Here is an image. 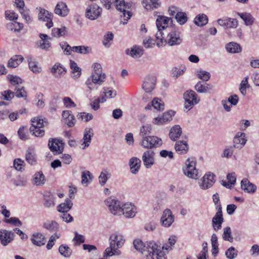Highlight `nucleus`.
Returning <instances> with one entry per match:
<instances>
[{"instance_id": "nucleus-23", "label": "nucleus", "mask_w": 259, "mask_h": 259, "mask_svg": "<svg viewBox=\"0 0 259 259\" xmlns=\"http://www.w3.org/2000/svg\"><path fill=\"white\" fill-rule=\"evenodd\" d=\"M6 28L15 33L20 32L23 28L24 25L22 23L17 22V20L9 22L6 24Z\"/></svg>"}, {"instance_id": "nucleus-18", "label": "nucleus", "mask_w": 259, "mask_h": 259, "mask_svg": "<svg viewBox=\"0 0 259 259\" xmlns=\"http://www.w3.org/2000/svg\"><path fill=\"white\" fill-rule=\"evenodd\" d=\"M39 37L40 40L36 42L37 47L43 50L48 51L51 46L49 41L50 37L48 35L44 33H40Z\"/></svg>"}, {"instance_id": "nucleus-43", "label": "nucleus", "mask_w": 259, "mask_h": 259, "mask_svg": "<svg viewBox=\"0 0 259 259\" xmlns=\"http://www.w3.org/2000/svg\"><path fill=\"white\" fill-rule=\"evenodd\" d=\"M23 60V58L21 55H16L12 57L8 62V67L15 68L17 67Z\"/></svg>"}, {"instance_id": "nucleus-14", "label": "nucleus", "mask_w": 259, "mask_h": 259, "mask_svg": "<svg viewBox=\"0 0 259 259\" xmlns=\"http://www.w3.org/2000/svg\"><path fill=\"white\" fill-rule=\"evenodd\" d=\"M53 15L52 13H49V11L40 9L39 12L38 14V20L43 22H46V26L50 28L53 27V23L52 21Z\"/></svg>"}, {"instance_id": "nucleus-63", "label": "nucleus", "mask_w": 259, "mask_h": 259, "mask_svg": "<svg viewBox=\"0 0 259 259\" xmlns=\"http://www.w3.org/2000/svg\"><path fill=\"white\" fill-rule=\"evenodd\" d=\"M14 97V93L10 90L5 91L0 93V98L6 101H10Z\"/></svg>"}, {"instance_id": "nucleus-29", "label": "nucleus", "mask_w": 259, "mask_h": 259, "mask_svg": "<svg viewBox=\"0 0 259 259\" xmlns=\"http://www.w3.org/2000/svg\"><path fill=\"white\" fill-rule=\"evenodd\" d=\"M223 222V216L220 215L219 214H215L212 219V227L213 229L216 232L221 230Z\"/></svg>"}, {"instance_id": "nucleus-33", "label": "nucleus", "mask_w": 259, "mask_h": 259, "mask_svg": "<svg viewBox=\"0 0 259 259\" xmlns=\"http://www.w3.org/2000/svg\"><path fill=\"white\" fill-rule=\"evenodd\" d=\"M175 149L176 152L180 154H186L188 151V145L186 141H179L176 143Z\"/></svg>"}, {"instance_id": "nucleus-13", "label": "nucleus", "mask_w": 259, "mask_h": 259, "mask_svg": "<svg viewBox=\"0 0 259 259\" xmlns=\"http://www.w3.org/2000/svg\"><path fill=\"white\" fill-rule=\"evenodd\" d=\"M48 146L50 150L55 154H59L63 152L64 144L61 140L56 139H50Z\"/></svg>"}, {"instance_id": "nucleus-42", "label": "nucleus", "mask_w": 259, "mask_h": 259, "mask_svg": "<svg viewBox=\"0 0 259 259\" xmlns=\"http://www.w3.org/2000/svg\"><path fill=\"white\" fill-rule=\"evenodd\" d=\"M25 160L30 165H35L37 163L35 154L33 149L28 148L25 154Z\"/></svg>"}, {"instance_id": "nucleus-34", "label": "nucleus", "mask_w": 259, "mask_h": 259, "mask_svg": "<svg viewBox=\"0 0 259 259\" xmlns=\"http://www.w3.org/2000/svg\"><path fill=\"white\" fill-rule=\"evenodd\" d=\"M182 133V128L180 126L175 125L170 128L169 136L171 140L175 141L180 137Z\"/></svg>"}, {"instance_id": "nucleus-31", "label": "nucleus", "mask_w": 259, "mask_h": 259, "mask_svg": "<svg viewBox=\"0 0 259 259\" xmlns=\"http://www.w3.org/2000/svg\"><path fill=\"white\" fill-rule=\"evenodd\" d=\"M45 237L40 233L33 234L31 238L32 243L37 246H41L45 244Z\"/></svg>"}, {"instance_id": "nucleus-53", "label": "nucleus", "mask_w": 259, "mask_h": 259, "mask_svg": "<svg viewBox=\"0 0 259 259\" xmlns=\"http://www.w3.org/2000/svg\"><path fill=\"white\" fill-rule=\"evenodd\" d=\"M7 79L10 81L11 84L13 85L19 86V84L22 83V79L18 76L8 74L7 76Z\"/></svg>"}, {"instance_id": "nucleus-12", "label": "nucleus", "mask_w": 259, "mask_h": 259, "mask_svg": "<svg viewBox=\"0 0 259 259\" xmlns=\"http://www.w3.org/2000/svg\"><path fill=\"white\" fill-rule=\"evenodd\" d=\"M214 182L215 175L210 172H208L201 179L199 186L201 189L206 190L212 187Z\"/></svg>"}, {"instance_id": "nucleus-1", "label": "nucleus", "mask_w": 259, "mask_h": 259, "mask_svg": "<svg viewBox=\"0 0 259 259\" xmlns=\"http://www.w3.org/2000/svg\"><path fill=\"white\" fill-rule=\"evenodd\" d=\"M135 248L143 254L146 259H166L163 251H161L160 247L154 241L144 243L141 240L137 239L134 241Z\"/></svg>"}, {"instance_id": "nucleus-64", "label": "nucleus", "mask_w": 259, "mask_h": 259, "mask_svg": "<svg viewBox=\"0 0 259 259\" xmlns=\"http://www.w3.org/2000/svg\"><path fill=\"white\" fill-rule=\"evenodd\" d=\"M152 127L150 124H146L142 126L140 129V136L142 138L145 137H147V135L151 133Z\"/></svg>"}, {"instance_id": "nucleus-62", "label": "nucleus", "mask_w": 259, "mask_h": 259, "mask_svg": "<svg viewBox=\"0 0 259 259\" xmlns=\"http://www.w3.org/2000/svg\"><path fill=\"white\" fill-rule=\"evenodd\" d=\"M235 148L233 146H226L223 151L222 157L227 158L231 157L233 154Z\"/></svg>"}, {"instance_id": "nucleus-50", "label": "nucleus", "mask_w": 259, "mask_h": 259, "mask_svg": "<svg viewBox=\"0 0 259 259\" xmlns=\"http://www.w3.org/2000/svg\"><path fill=\"white\" fill-rule=\"evenodd\" d=\"M222 238L224 240L230 242H232L233 241L232 231L230 227H227L224 229Z\"/></svg>"}, {"instance_id": "nucleus-19", "label": "nucleus", "mask_w": 259, "mask_h": 259, "mask_svg": "<svg viewBox=\"0 0 259 259\" xmlns=\"http://www.w3.org/2000/svg\"><path fill=\"white\" fill-rule=\"evenodd\" d=\"M246 141L245 134L242 132H238L234 138L233 146L236 148L241 149L245 145Z\"/></svg>"}, {"instance_id": "nucleus-54", "label": "nucleus", "mask_w": 259, "mask_h": 259, "mask_svg": "<svg viewBox=\"0 0 259 259\" xmlns=\"http://www.w3.org/2000/svg\"><path fill=\"white\" fill-rule=\"evenodd\" d=\"M115 5L116 9L120 11L128 9L129 4L125 3L124 0H115Z\"/></svg>"}, {"instance_id": "nucleus-7", "label": "nucleus", "mask_w": 259, "mask_h": 259, "mask_svg": "<svg viewBox=\"0 0 259 259\" xmlns=\"http://www.w3.org/2000/svg\"><path fill=\"white\" fill-rule=\"evenodd\" d=\"M31 123L30 131L32 135L36 137H42L44 135L45 131L41 128L45 125L44 119L39 117H34L31 119Z\"/></svg>"}, {"instance_id": "nucleus-55", "label": "nucleus", "mask_w": 259, "mask_h": 259, "mask_svg": "<svg viewBox=\"0 0 259 259\" xmlns=\"http://www.w3.org/2000/svg\"><path fill=\"white\" fill-rule=\"evenodd\" d=\"M3 221L6 224H11L14 226L20 227L22 225V223L16 217H11L7 219H4Z\"/></svg>"}, {"instance_id": "nucleus-61", "label": "nucleus", "mask_w": 259, "mask_h": 259, "mask_svg": "<svg viewBox=\"0 0 259 259\" xmlns=\"http://www.w3.org/2000/svg\"><path fill=\"white\" fill-rule=\"evenodd\" d=\"M151 104L153 108L157 110H163L164 109V103L158 98L154 99Z\"/></svg>"}, {"instance_id": "nucleus-24", "label": "nucleus", "mask_w": 259, "mask_h": 259, "mask_svg": "<svg viewBox=\"0 0 259 259\" xmlns=\"http://www.w3.org/2000/svg\"><path fill=\"white\" fill-rule=\"evenodd\" d=\"M125 53L133 58H140L143 54V49L141 47L134 46L131 49H128L125 51Z\"/></svg>"}, {"instance_id": "nucleus-47", "label": "nucleus", "mask_w": 259, "mask_h": 259, "mask_svg": "<svg viewBox=\"0 0 259 259\" xmlns=\"http://www.w3.org/2000/svg\"><path fill=\"white\" fill-rule=\"evenodd\" d=\"M249 77L248 76L245 77L241 81L239 85V91L243 96L246 94V89L250 87L248 83Z\"/></svg>"}, {"instance_id": "nucleus-26", "label": "nucleus", "mask_w": 259, "mask_h": 259, "mask_svg": "<svg viewBox=\"0 0 259 259\" xmlns=\"http://www.w3.org/2000/svg\"><path fill=\"white\" fill-rule=\"evenodd\" d=\"M55 197L50 192H46L44 195V206L46 208L53 207L55 205Z\"/></svg>"}, {"instance_id": "nucleus-57", "label": "nucleus", "mask_w": 259, "mask_h": 259, "mask_svg": "<svg viewBox=\"0 0 259 259\" xmlns=\"http://www.w3.org/2000/svg\"><path fill=\"white\" fill-rule=\"evenodd\" d=\"M5 18L10 22L17 20L18 15L13 10H7L5 12Z\"/></svg>"}, {"instance_id": "nucleus-10", "label": "nucleus", "mask_w": 259, "mask_h": 259, "mask_svg": "<svg viewBox=\"0 0 259 259\" xmlns=\"http://www.w3.org/2000/svg\"><path fill=\"white\" fill-rule=\"evenodd\" d=\"M175 221V217L170 209L166 208L162 212L160 220L161 225L165 227L168 228L171 226Z\"/></svg>"}, {"instance_id": "nucleus-37", "label": "nucleus", "mask_w": 259, "mask_h": 259, "mask_svg": "<svg viewBox=\"0 0 259 259\" xmlns=\"http://www.w3.org/2000/svg\"><path fill=\"white\" fill-rule=\"evenodd\" d=\"M155 80L154 78L148 77L143 83V89L146 92H151L154 88Z\"/></svg>"}, {"instance_id": "nucleus-2", "label": "nucleus", "mask_w": 259, "mask_h": 259, "mask_svg": "<svg viewBox=\"0 0 259 259\" xmlns=\"http://www.w3.org/2000/svg\"><path fill=\"white\" fill-rule=\"evenodd\" d=\"M109 241L110 246L106 249L104 253V257L119 254L120 251L118 250V248L123 246L125 239L121 233L115 232L110 235Z\"/></svg>"}, {"instance_id": "nucleus-59", "label": "nucleus", "mask_w": 259, "mask_h": 259, "mask_svg": "<svg viewBox=\"0 0 259 259\" xmlns=\"http://www.w3.org/2000/svg\"><path fill=\"white\" fill-rule=\"evenodd\" d=\"M66 32V27H62L61 28H54L52 29V34L54 37H59L64 36Z\"/></svg>"}, {"instance_id": "nucleus-28", "label": "nucleus", "mask_w": 259, "mask_h": 259, "mask_svg": "<svg viewBox=\"0 0 259 259\" xmlns=\"http://www.w3.org/2000/svg\"><path fill=\"white\" fill-rule=\"evenodd\" d=\"M93 136V134L92 132V129L90 128H87L85 129L83 137L82 140V143L81 145L83 146L82 147V149H84L88 147L91 141V138Z\"/></svg>"}, {"instance_id": "nucleus-35", "label": "nucleus", "mask_w": 259, "mask_h": 259, "mask_svg": "<svg viewBox=\"0 0 259 259\" xmlns=\"http://www.w3.org/2000/svg\"><path fill=\"white\" fill-rule=\"evenodd\" d=\"M73 206V203L69 199H65V202L61 203L57 206V210L61 213L68 212Z\"/></svg>"}, {"instance_id": "nucleus-45", "label": "nucleus", "mask_w": 259, "mask_h": 259, "mask_svg": "<svg viewBox=\"0 0 259 259\" xmlns=\"http://www.w3.org/2000/svg\"><path fill=\"white\" fill-rule=\"evenodd\" d=\"M195 90L199 93H205L211 89L210 85L207 83L198 81L195 85Z\"/></svg>"}, {"instance_id": "nucleus-30", "label": "nucleus", "mask_w": 259, "mask_h": 259, "mask_svg": "<svg viewBox=\"0 0 259 259\" xmlns=\"http://www.w3.org/2000/svg\"><path fill=\"white\" fill-rule=\"evenodd\" d=\"M141 161L137 157H132L129 161L131 171L133 174H136L139 170Z\"/></svg>"}, {"instance_id": "nucleus-39", "label": "nucleus", "mask_w": 259, "mask_h": 259, "mask_svg": "<svg viewBox=\"0 0 259 259\" xmlns=\"http://www.w3.org/2000/svg\"><path fill=\"white\" fill-rule=\"evenodd\" d=\"M43 227L51 232H57L59 230V225L55 221H49L44 223Z\"/></svg>"}, {"instance_id": "nucleus-60", "label": "nucleus", "mask_w": 259, "mask_h": 259, "mask_svg": "<svg viewBox=\"0 0 259 259\" xmlns=\"http://www.w3.org/2000/svg\"><path fill=\"white\" fill-rule=\"evenodd\" d=\"M28 65L29 69L35 73H38L41 71V68L38 65L37 62L34 61H29Z\"/></svg>"}, {"instance_id": "nucleus-56", "label": "nucleus", "mask_w": 259, "mask_h": 259, "mask_svg": "<svg viewBox=\"0 0 259 259\" xmlns=\"http://www.w3.org/2000/svg\"><path fill=\"white\" fill-rule=\"evenodd\" d=\"M196 74L199 78L205 81H208L210 77V73L208 72L201 69L198 70Z\"/></svg>"}, {"instance_id": "nucleus-21", "label": "nucleus", "mask_w": 259, "mask_h": 259, "mask_svg": "<svg viewBox=\"0 0 259 259\" xmlns=\"http://www.w3.org/2000/svg\"><path fill=\"white\" fill-rule=\"evenodd\" d=\"M50 70L52 74L56 78H61L66 72L65 67L60 63H56Z\"/></svg>"}, {"instance_id": "nucleus-22", "label": "nucleus", "mask_w": 259, "mask_h": 259, "mask_svg": "<svg viewBox=\"0 0 259 259\" xmlns=\"http://www.w3.org/2000/svg\"><path fill=\"white\" fill-rule=\"evenodd\" d=\"M142 4L147 11H152L160 7L159 0H142Z\"/></svg>"}, {"instance_id": "nucleus-9", "label": "nucleus", "mask_w": 259, "mask_h": 259, "mask_svg": "<svg viewBox=\"0 0 259 259\" xmlns=\"http://www.w3.org/2000/svg\"><path fill=\"white\" fill-rule=\"evenodd\" d=\"M102 13V8L98 5L93 3L87 7L85 16L89 20H95L101 16Z\"/></svg>"}, {"instance_id": "nucleus-46", "label": "nucleus", "mask_w": 259, "mask_h": 259, "mask_svg": "<svg viewBox=\"0 0 259 259\" xmlns=\"http://www.w3.org/2000/svg\"><path fill=\"white\" fill-rule=\"evenodd\" d=\"M70 65L71 69L72 77L74 78H78L81 75V69L74 61L72 60L70 61Z\"/></svg>"}, {"instance_id": "nucleus-38", "label": "nucleus", "mask_w": 259, "mask_h": 259, "mask_svg": "<svg viewBox=\"0 0 259 259\" xmlns=\"http://www.w3.org/2000/svg\"><path fill=\"white\" fill-rule=\"evenodd\" d=\"M225 48L230 53H238L241 52L242 48L239 44L235 42H230L226 45Z\"/></svg>"}, {"instance_id": "nucleus-8", "label": "nucleus", "mask_w": 259, "mask_h": 259, "mask_svg": "<svg viewBox=\"0 0 259 259\" xmlns=\"http://www.w3.org/2000/svg\"><path fill=\"white\" fill-rule=\"evenodd\" d=\"M162 144V140L156 136L143 137L141 142V145L145 149L158 147L161 146Z\"/></svg>"}, {"instance_id": "nucleus-11", "label": "nucleus", "mask_w": 259, "mask_h": 259, "mask_svg": "<svg viewBox=\"0 0 259 259\" xmlns=\"http://www.w3.org/2000/svg\"><path fill=\"white\" fill-rule=\"evenodd\" d=\"M137 213V208L131 202H126L122 205L121 214H122L126 218H133Z\"/></svg>"}, {"instance_id": "nucleus-52", "label": "nucleus", "mask_w": 259, "mask_h": 259, "mask_svg": "<svg viewBox=\"0 0 259 259\" xmlns=\"http://www.w3.org/2000/svg\"><path fill=\"white\" fill-rule=\"evenodd\" d=\"M60 253L65 257H68L71 254L72 251L66 245L62 244L59 248Z\"/></svg>"}, {"instance_id": "nucleus-25", "label": "nucleus", "mask_w": 259, "mask_h": 259, "mask_svg": "<svg viewBox=\"0 0 259 259\" xmlns=\"http://www.w3.org/2000/svg\"><path fill=\"white\" fill-rule=\"evenodd\" d=\"M237 14L243 20L246 26H251L253 24L255 19L250 13L237 12Z\"/></svg>"}, {"instance_id": "nucleus-51", "label": "nucleus", "mask_w": 259, "mask_h": 259, "mask_svg": "<svg viewBox=\"0 0 259 259\" xmlns=\"http://www.w3.org/2000/svg\"><path fill=\"white\" fill-rule=\"evenodd\" d=\"M175 18L177 22L180 25L185 24L188 20L186 14L182 12H178L175 16Z\"/></svg>"}, {"instance_id": "nucleus-49", "label": "nucleus", "mask_w": 259, "mask_h": 259, "mask_svg": "<svg viewBox=\"0 0 259 259\" xmlns=\"http://www.w3.org/2000/svg\"><path fill=\"white\" fill-rule=\"evenodd\" d=\"M25 163L21 158H16L13 161V166L17 171H22L25 169Z\"/></svg>"}, {"instance_id": "nucleus-32", "label": "nucleus", "mask_w": 259, "mask_h": 259, "mask_svg": "<svg viewBox=\"0 0 259 259\" xmlns=\"http://www.w3.org/2000/svg\"><path fill=\"white\" fill-rule=\"evenodd\" d=\"M171 21L170 18L165 16H159L156 20V26L157 29H164L168 26V22Z\"/></svg>"}, {"instance_id": "nucleus-36", "label": "nucleus", "mask_w": 259, "mask_h": 259, "mask_svg": "<svg viewBox=\"0 0 259 259\" xmlns=\"http://www.w3.org/2000/svg\"><path fill=\"white\" fill-rule=\"evenodd\" d=\"M228 182L222 181V184L227 188L230 189L234 185L236 181V176L235 172L228 174L227 176Z\"/></svg>"}, {"instance_id": "nucleus-58", "label": "nucleus", "mask_w": 259, "mask_h": 259, "mask_svg": "<svg viewBox=\"0 0 259 259\" xmlns=\"http://www.w3.org/2000/svg\"><path fill=\"white\" fill-rule=\"evenodd\" d=\"M238 254V250L234 247H229L225 252V255L228 259H234Z\"/></svg>"}, {"instance_id": "nucleus-41", "label": "nucleus", "mask_w": 259, "mask_h": 259, "mask_svg": "<svg viewBox=\"0 0 259 259\" xmlns=\"http://www.w3.org/2000/svg\"><path fill=\"white\" fill-rule=\"evenodd\" d=\"M46 178L41 171L36 172L33 177L32 183L36 186H41L45 184Z\"/></svg>"}, {"instance_id": "nucleus-20", "label": "nucleus", "mask_w": 259, "mask_h": 259, "mask_svg": "<svg viewBox=\"0 0 259 259\" xmlns=\"http://www.w3.org/2000/svg\"><path fill=\"white\" fill-rule=\"evenodd\" d=\"M69 11L67 5L63 2H58L54 10L56 14L62 17L66 16L68 14Z\"/></svg>"}, {"instance_id": "nucleus-16", "label": "nucleus", "mask_w": 259, "mask_h": 259, "mask_svg": "<svg viewBox=\"0 0 259 259\" xmlns=\"http://www.w3.org/2000/svg\"><path fill=\"white\" fill-rule=\"evenodd\" d=\"M15 236L14 233L11 231L6 230H0V240L3 246H6L13 241Z\"/></svg>"}, {"instance_id": "nucleus-5", "label": "nucleus", "mask_w": 259, "mask_h": 259, "mask_svg": "<svg viewBox=\"0 0 259 259\" xmlns=\"http://www.w3.org/2000/svg\"><path fill=\"white\" fill-rule=\"evenodd\" d=\"M196 161L194 158H189L186 162V166L183 168V170L184 174L189 178L197 179L198 171L196 168Z\"/></svg>"}, {"instance_id": "nucleus-17", "label": "nucleus", "mask_w": 259, "mask_h": 259, "mask_svg": "<svg viewBox=\"0 0 259 259\" xmlns=\"http://www.w3.org/2000/svg\"><path fill=\"white\" fill-rule=\"evenodd\" d=\"M155 153L152 150H147L144 152L142 159L145 167L150 168L154 163Z\"/></svg>"}, {"instance_id": "nucleus-44", "label": "nucleus", "mask_w": 259, "mask_h": 259, "mask_svg": "<svg viewBox=\"0 0 259 259\" xmlns=\"http://www.w3.org/2000/svg\"><path fill=\"white\" fill-rule=\"evenodd\" d=\"M81 184L83 185L87 186L88 184L92 182L93 176L90 171L85 170L81 172Z\"/></svg>"}, {"instance_id": "nucleus-4", "label": "nucleus", "mask_w": 259, "mask_h": 259, "mask_svg": "<svg viewBox=\"0 0 259 259\" xmlns=\"http://www.w3.org/2000/svg\"><path fill=\"white\" fill-rule=\"evenodd\" d=\"M106 206L113 215H121V208L123 204L114 196L108 197L104 201Z\"/></svg>"}, {"instance_id": "nucleus-15", "label": "nucleus", "mask_w": 259, "mask_h": 259, "mask_svg": "<svg viewBox=\"0 0 259 259\" xmlns=\"http://www.w3.org/2000/svg\"><path fill=\"white\" fill-rule=\"evenodd\" d=\"M165 41L170 46L180 44L182 42V39L179 32L176 30H173L169 32Z\"/></svg>"}, {"instance_id": "nucleus-48", "label": "nucleus", "mask_w": 259, "mask_h": 259, "mask_svg": "<svg viewBox=\"0 0 259 259\" xmlns=\"http://www.w3.org/2000/svg\"><path fill=\"white\" fill-rule=\"evenodd\" d=\"M110 177V174L107 169H103L100 173L98 179L101 186L104 185L108 179Z\"/></svg>"}, {"instance_id": "nucleus-6", "label": "nucleus", "mask_w": 259, "mask_h": 259, "mask_svg": "<svg viewBox=\"0 0 259 259\" xmlns=\"http://www.w3.org/2000/svg\"><path fill=\"white\" fill-rule=\"evenodd\" d=\"M184 98L185 101V108L188 110H190L200 101L197 95L193 90L186 91L184 94Z\"/></svg>"}, {"instance_id": "nucleus-27", "label": "nucleus", "mask_w": 259, "mask_h": 259, "mask_svg": "<svg viewBox=\"0 0 259 259\" xmlns=\"http://www.w3.org/2000/svg\"><path fill=\"white\" fill-rule=\"evenodd\" d=\"M241 187L243 190L249 193H253L256 189V186L250 183L247 179H244L241 181Z\"/></svg>"}, {"instance_id": "nucleus-3", "label": "nucleus", "mask_w": 259, "mask_h": 259, "mask_svg": "<svg viewBox=\"0 0 259 259\" xmlns=\"http://www.w3.org/2000/svg\"><path fill=\"white\" fill-rule=\"evenodd\" d=\"M106 78L105 74L92 73L85 81V84L90 91L98 90Z\"/></svg>"}, {"instance_id": "nucleus-40", "label": "nucleus", "mask_w": 259, "mask_h": 259, "mask_svg": "<svg viewBox=\"0 0 259 259\" xmlns=\"http://www.w3.org/2000/svg\"><path fill=\"white\" fill-rule=\"evenodd\" d=\"M208 17L204 14L197 15L194 19V24L198 26H203L208 23Z\"/></svg>"}]
</instances>
